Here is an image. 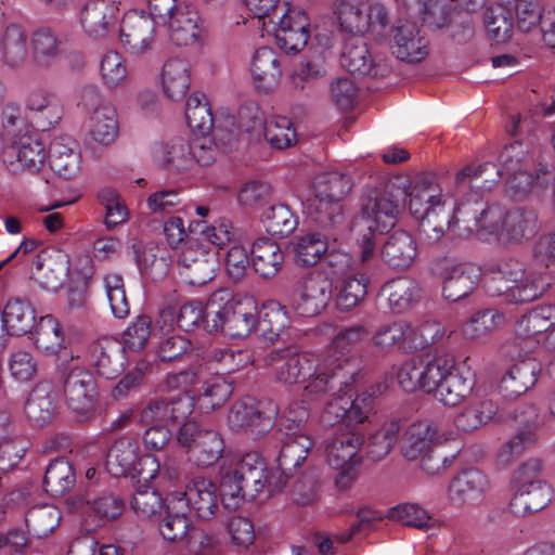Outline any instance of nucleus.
Wrapping results in <instances>:
<instances>
[{"label": "nucleus", "instance_id": "f257e3e1", "mask_svg": "<svg viewBox=\"0 0 555 555\" xmlns=\"http://www.w3.org/2000/svg\"><path fill=\"white\" fill-rule=\"evenodd\" d=\"M409 208L420 223L421 240L427 244L439 242L444 235L464 236L476 233L480 240L500 243L505 211L496 205L482 202L455 205L442 194L433 177L417 176L406 190Z\"/></svg>", "mask_w": 555, "mask_h": 555}, {"label": "nucleus", "instance_id": "f03ea898", "mask_svg": "<svg viewBox=\"0 0 555 555\" xmlns=\"http://www.w3.org/2000/svg\"><path fill=\"white\" fill-rule=\"evenodd\" d=\"M268 362H281L275 369L276 379L284 384H296L307 380L305 397L311 400L322 393L335 392L348 387L358 375L357 363L351 359L328 361L310 352H298L293 349L272 350Z\"/></svg>", "mask_w": 555, "mask_h": 555}, {"label": "nucleus", "instance_id": "7ed1b4c3", "mask_svg": "<svg viewBox=\"0 0 555 555\" xmlns=\"http://www.w3.org/2000/svg\"><path fill=\"white\" fill-rule=\"evenodd\" d=\"M526 155V149L521 142H514L502 151L500 155L501 167L493 163H483L477 167L466 166L456 173L455 182L457 185L464 184L466 179L483 178L481 189H491L500 177L508 175L507 192L513 197H522L530 192L539 193L545 186L551 173L545 167H540L535 176L528 171L522 165Z\"/></svg>", "mask_w": 555, "mask_h": 555}, {"label": "nucleus", "instance_id": "20e7f679", "mask_svg": "<svg viewBox=\"0 0 555 555\" xmlns=\"http://www.w3.org/2000/svg\"><path fill=\"white\" fill-rule=\"evenodd\" d=\"M491 274L487 292L491 296H504L513 304H524L541 297L550 283L537 272L527 271L516 258H505L489 268Z\"/></svg>", "mask_w": 555, "mask_h": 555}, {"label": "nucleus", "instance_id": "39448f33", "mask_svg": "<svg viewBox=\"0 0 555 555\" xmlns=\"http://www.w3.org/2000/svg\"><path fill=\"white\" fill-rule=\"evenodd\" d=\"M257 324V302L253 297L233 298L224 289L215 292L207 301L206 330L222 332L233 338L247 337Z\"/></svg>", "mask_w": 555, "mask_h": 555}, {"label": "nucleus", "instance_id": "423d86ee", "mask_svg": "<svg viewBox=\"0 0 555 555\" xmlns=\"http://www.w3.org/2000/svg\"><path fill=\"white\" fill-rule=\"evenodd\" d=\"M195 396L182 393L169 401L150 402L140 413V422L150 425L143 433L142 441L146 449L162 450L171 439L168 425H180L188 422L194 409Z\"/></svg>", "mask_w": 555, "mask_h": 555}, {"label": "nucleus", "instance_id": "0eeeda50", "mask_svg": "<svg viewBox=\"0 0 555 555\" xmlns=\"http://www.w3.org/2000/svg\"><path fill=\"white\" fill-rule=\"evenodd\" d=\"M399 215V206L387 194L369 198L354 217L352 231L361 238V258L367 261L374 254L375 234L392 229Z\"/></svg>", "mask_w": 555, "mask_h": 555}, {"label": "nucleus", "instance_id": "6e6552de", "mask_svg": "<svg viewBox=\"0 0 555 555\" xmlns=\"http://www.w3.org/2000/svg\"><path fill=\"white\" fill-rule=\"evenodd\" d=\"M47 158L46 147L38 135L28 128L0 134V163L14 175L38 171Z\"/></svg>", "mask_w": 555, "mask_h": 555}, {"label": "nucleus", "instance_id": "1a4fd4ad", "mask_svg": "<svg viewBox=\"0 0 555 555\" xmlns=\"http://www.w3.org/2000/svg\"><path fill=\"white\" fill-rule=\"evenodd\" d=\"M77 359L74 354L62 356L56 371L69 409L78 415H87L94 405L95 379L90 371L78 364Z\"/></svg>", "mask_w": 555, "mask_h": 555}, {"label": "nucleus", "instance_id": "9d476101", "mask_svg": "<svg viewBox=\"0 0 555 555\" xmlns=\"http://www.w3.org/2000/svg\"><path fill=\"white\" fill-rule=\"evenodd\" d=\"M81 105L87 113L86 127L91 141L104 146L112 144L119 130L115 106L104 98L96 85L83 87Z\"/></svg>", "mask_w": 555, "mask_h": 555}, {"label": "nucleus", "instance_id": "9b49d317", "mask_svg": "<svg viewBox=\"0 0 555 555\" xmlns=\"http://www.w3.org/2000/svg\"><path fill=\"white\" fill-rule=\"evenodd\" d=\"M335 8L339 24L346 31L356 35L370 34L377 41L385 38L389 21L383 4L337 0Z\"/></svg>", "mask_w": 555, "mask_h": 555}, {"label": "nucleus", "instance_id": "f8f14e48", "mask_svg": "<svg viewBox=\"0 0 555 555\" xmlns=\"http://www.w3.org/2000/svg\"><path fill=\"white\" fill-rule=\"evenodd\" d=\"M238 127L254 140L263 137L278 150L286 149L296 142V131L291 119L284 116L264 119L263 112L256 104H248L240 109Z\"/></svg>", "mask_w": 555, "mask_h": 555}, {"label": "nucleus", "instance_id": "ddd939ff", "mask_svg": "<svg viewBox=\"0 0 555 555\" xmlns=\"http://www.w3.org/2000/svg\"><path fill=\"white\" fill-rule=\"evenodd\" d=\"M106 469L114 477L129 476L138 481H151L160 470L155 456H140L135 441L120 438L114 442L106 456Z\"/></svg>", "mask_w": 555, "mask_h": 555}, {"label": "nucleus", "instance_id": "4468645a", "mask_svg": "<svg viewBox=\"0 0 555 555\" xmlns=\"http://www.w3.org/2000/svg\"><path fill=\"white\" fill-rule=\"evenodd\" d=\"M177 441L186 449L189 460L197 467H209L216 464L225 448L224 440L217 430L204 428L191 421L179 428Z\"/></svg>", "mask_w": 555, "mask_h": 555}, {"label": "nucleus", "instance_id": "2eb2a0df", "mask_svg": "<svg viewBox=\"0 0 555 555\" xmlns=\"http://www.w3.org/2000/svg\"><path fill=\"white\" fill-rule=\"evenodd\" d=\"M234 472L246 487L249 500L263 491H280L285 483L279 472H269L263 457L258 452L246 453L234 467Z\"/></svg>", "mask_w": 555, "mask_h": 555}, {"label": "nucleus", "instance_id": "dca6fc26", "mask_svg": "<svg viewBox=\"0 0 555 555\" xmlns=\"http://www.w3.org/2000/svg\"><path fill=\"white\" fill-rule=\"evenodd\" d=\"M158 25L144 12H127L120 23L119 36L124 49L132 56L149 53L155 44V27Z\"/></svg>", "mask_w": 555, "mask_h": 555}, {"label": "nucleus", "instance_id": "f3484780", "mask_svg": "<svg viewBox=\"0 0 555 555\" xmlns=\"http://www.w3.org/2000/svg\"><path fill=\"white\" fill-rule=\"evenodd\" d=\"M333 295L332 282L321 276H308L289 296L291 308L300 317L319 315Z\"/></svg>", "mask_w": 555, "mask_h": 555}, {"label": "nucleus", "instance_id": "a211bd4d", "mask_svg": "<svg viewBox=\"0 0 555 555\" xmlns=\"http://www.w3.org/2000/svg\"><path fill=\"white\" fill-rule=\"evenodd\" d=\"M119 11L115 0H88L80 10L79 25L88 38L105 39L115 29Z\"/></svg>", "mask_w": 555, "mask_h": 555}, {"label": "nucleus", "instance_id": "6ab92c4d", "mask_svg": "<svg viewBox=\"0 0 555 555\" xmlns=\"http://www.w3.org/2000/svg\"><path fill=\"white\" fill-rule=\"evenodd\" d=\"M489 486V479L482 472L466 469L451 479L447 498L456 507H477L483 503Z\"/></svg>", "mask_w": 555, "mask_h": 555}, {"label": "nucleus", "instance_id": "aec40b11", "mask_svg": "<svg viewBox=\"0 0 555 555\" xmlns=\"http://www.w3.org/2000/svg\"><path fill=\"white\" fill-rule=\"evenodd\" d=\"M309 26V18L305 11L288 8L274 28L278 47L286 53L299 52L306 47L310 37Z\"/></svg>", "mask_w": 555, "mask_h": 555}, {"label": "nucleus", "instance_id": "412c9836", "mask_svg": "<svg viewBox=\"0 0 555 555\" xmlns=\"http://www.w3.org/2000/svg\"><path fill=\"white\" fill-rule=\"evenodd\" d=\"M390 42L392 54L404 62H422L429 52L427 38L413 22L399 21L392 29Z\"/></svg>", "mask_w": 555, "mask_h": 555}, {"label": "nucleus", "instance_id": "4be33fe9", "mask_svg": "<svg viewBox=\"0 0 555 555\" xmlns=\"http://www.w3.org/2000/svg\"><path fill=\"white\" fill-rule=\"evenodd\" d=\"M229 426L236 430H245L253 437H261L273 425L271 415L264 414L254 398H245L235 402L228 415Z\"/></svg>", "mask_w": 555, "mask_h": 555}, {"label": "nucleus", "instance_id": "5701e85b", "mask_svg": "<svg viewBox=\"0 0 555 555\" xmlns=\"http://www.w3.org/2000/svg\"><path fill=\"white\" fill-rule=\"evenodd\" d=\"M90 362L100 376L113 379L125 370V346L117 339L101 338L91 346Z\"/></svg>", "mask_w": 555, "mask_h": 555}, {"label": "nucleus", "instance_id": "b1692460", "mask_svg": "<svg viewBox=\"0 0 555 555\" xmlns=\"http://www.w3.org/2000/svg\"><path fill=\"white\" fill-rule=\"evenodd\" d=\"M59 406L57 393L50 383H39L30 391L24 414L33 427L48 425L56 414Z\"/></svg>", "mask_w": 555, "mask_h": 555}, {"label": "nucleus", "instance_id": "393cba45", "mask_svg": "<svg viewBox=\"0 0 555 555\" xmlns=\"http://www.w3.org/2000/svg\"><path fill=\"white\" fill-rule=\"evenodd\" d=\"M364 442L363 436L353 430H338L325 441L327 464L339 469L349 464H359V451Z\"/></svg>", "mask_w": 555, "mask_h": 555}, {"label": "nucleus", "instance_id": "a878e982", "mask_svg": "<svg viewBox=\"0 0 555 555\" xmlns=\"http://www.w3.org/2000/svg\"><path fill=\"white\" fill-rule=\"evenodd\" d=\"M26 108L31 112L37 126L42 130L56 126L64 114L60 95L44 88H37L29 92Z\"/></svg>", "mask_w": 555, "mask_h": 555}, {"label": "nucleus", "instance_id": "bb28decb", "mask_svg": "<svg viewBox=\"0 0 555 555\" xmlns=\"http://www.w3.org/2000/svg\"><path fill=\"white\" fill-rule=\"evenodd\" d=\"M480 268L473 263H456L448 267L443 274L442 296L457 301L470 295L480 281Z\"/></svg>", "mask_w": 555, "mask_h": 555}, {"label": "nucleus", "instance_id": "cd10ccee", "mask_svg": "<svg viewBox=\"0 0 555 555\" xmlns=\"http://www.w3.org/2000/svg\"><path fill=\"white\" fill-rule=\"evenodd\" d=\"M170 494H182L188 512L192 508L202 519H210L218 508L217 488L211 480L203 477L193 478L184 492Z\"/></svg>", "mask_w": 555, "mask_h": 555}, {"label": "nucleus", "instance_id": "c85d7f7f", "mask_svg": "<svg viewBox=\"0 0 555 555\" xmlns=\"http://www.w3.org/2000/svg\"><path fill=\"white\" fill-rule=\"evenodd\" d=\"M68 343L61 323L53 315L40 318L35 338V345L39 351L46 356L55 357L57 364L62 356L73 354L68 349Z\"/></svg>", "mask_w": 555, "mask_h": 555}, {"label": "nucleus", "instance_id": "c756f323", "mask_svg": "<svg viewBox=\"0 0 555 555\" xmlns=\"http://www.w3.org/2000/svg\"><path fill=\"white\" fill-rule=\"evenodd\" d=\"M442 439L437 426L427 420L411 424L402 438V454L408 460H416L431 451V446Z\"/></svg>", "mask_w": 555, "mask_h": 555}, {"label": "nucleus", "instance_id": "7c9ffc66", "mask_svg": "<svg viewBox=\"0 0 555 555\" xmlns=\"http://www.w3.org/2000/svg\"><path fill=\"white\" fill-rule=\"evenodd\" d=\"M537 214L531 209L516 208L505 211L500 244H521L531 238L537 231Z\"/></svg>", "mask_w": 555, "mask_h": 555}, {"label": "nucleus", "instance_id": "2f4dec72", "mask_svg": "<svg viewBox=\"0 0 555 555\" xmlns=\"http://www.w3.org/2000/svg\"><path fill=\"white\" fill-rule=\"evenodd\" d=\"M250 74L260 92H271L281 79L282 70L275 52L267 47L258 49L251 59Z\"/></svg>", "mask_w": 555, "mask_h": 555}, {"label": "nucleus", "instance_id": "473e14b6", "mask_svg": "<svg viewBox=\"0 0 555 555\" xmlns=\"http://www.w3.org/2000/svg\"><path fill=\"white\" fill-rule=\"evenodd\" d=\"M28 56V38L25 30L17 24L8 25L0 31V63L17 69Z\"/></svg>", "mask_w": 555, "mask_h": 555}, {"label": "nucleus", "instance_id": "72a5a7b5", "mask_svg": "<svg viewBox=\"0 0 555 555\" xmlns=\"http://www.w3.org/2000/svg\"><path fill=\"white\" fill-rule=\"evenodd\" d=\"M164 24H167L169 37L177 46H190L201 38L199 16L189 5L178 7Z\"/></svg>", "mask_w": 555, "mask_h": 555}, {"label": "nucleus", "instance_id": "f704fd0d", "mask_svg": "<svg viewBox=\"0 0 555 555\" xmlns=\"http://www.w3.org/2000/svg\"><path fill=\"white\" fill-rule=\"evenodd\" d=\"M188 504L182 494H168L165 516L159 524V532L165 540L177 542L184 539L189 529Z\"/></svg>", "mask_w": 555, "mask_h": 555}, {"label": "nucleus", "instance_id": "c9c22d12", "mask_svg": "<svg viewBox=\"0 0 555 555\" xmlns=\"http://www.w3.org/2000/svg\"><path fill=\"white\" fill-rule=\"evenodd\" d=\"M540 372V362L535 358L527 357L509 367L502 378V387L511 397L520 396L534 386Z\"/></svg>", "mask_w": 555, "mask_h": 555}, {"label": "nucleus", "instance_id": "e433bc0d", "mask_svg": "<svg viewBox=\"0 0 555 555\" xmlns=\"http://www.w3.org/2000/svg\"><path fill=\"white\" fill-rule=\"evenodd\" d=\"M548 330L555 333V305L540 306L522 315L516 323L515 334L531 346L539 344L537 336Z\"/></svg>", "mask_w": 555, "mask_h": 555}, {"label": "nucleus", "instance_id": "4c0bfd02", "mask_svg": "<svg viewBox=\"0 0 555 555\" xmlns=\"http://www.w3.org/2000/svg\"><path fill=\"white\" fill-rule=\"evenodd\" d=\"M308 210L319 227L338 235L345 221L341 201L313 193L309 199Z\"/></svg>", "mask_w": 555, "mask_h": 555}, {"label": "nucleus", "instance_id": "58836bf2", "mask_svg": "<svg viewBox=\"0 0 555 555\" xmlns=\"http://www.w3.org/2000/svg\"><path fill=\"white\" fill-rule=\"evenodd\" d=\"M313 447L312 439L304 434L286 433V440L278 459L282 478L292 475L307 459Z\"/></svg>", "mask_w": 555, "mask_h": 555}, {"label": "nucleus", "instance_id": "ea45409f", "mask_svg": "<svg viewBox=\"0 0 555 555\" xmlns=\"http://www.w3.org/2000/svg\"><path fill=\"white\" fill-rule=\"evenodd\" d=\"M416 256V243L405 231L392 233L382 248L384 261L392 268H409Z\"/></svg>", "mask_w": 555, "mask_h": 555}, {"label": "nucleus", "instance_id": "a19ab883", "mask_svg": "<svg viewBox=\"0 0 555 555\" xmlns=\"http://www.w3.org/2000/svg\"><path fill=\"white\" fill-rule=\"evenodd\" d=\"M51 169L60 177L72 178L80 166V154L76 143L69 138H57L52 141L49 150Z\"/></svg>", "mask_w": 555, "mask_h": 555}, {"label": "nucleus", "instance_id": "79ce46f5", "mask_svg": "<svg viewBox=\"0 0 555 555\" xmlns=\"http://www.w3.org/2000/svg\"><path fill=\"white\" fill-rule=\"evenodd\" d=\"M250 255L255 271L267 279L280 271L284 260L280 246L267 237H259L253 243Z\"/></svg>", "mask_w": 555, "mask_h": 555}, {"label": "nucleus", "instance_id": "37998d69", "mask_svg": "<svg viewBox=\"0 0 555 555\" xmlns=\"http://www.w3.org/2000/svg\"><path fill=\"white\" fill-rule=\"evenodd\" d=\"M162 86L171 100H181L190 87V64L185 59L167 60L162 69Z\"/></svg>", "mask_w": 555, "mask_h": 555}, {"label": "nucleus", "instance_id": "c03bdc74", "mask_svg": "<svg viewBox=\"0 0 555 555\" xmlns=\"http://www.w3.org/2000/svg\"><path fill=\"white\" fill-rule=\"evenodd\" d=\"M67 260L60 256L57 258L47 257L46 253L39 254L31 264V278L47 291H56L66 275Z\"/></svg>", "mask_w": 555, "mask_h": 555}, {"label": "nucleus", "instance_id": "a18cd8bd", "mask_svg": "<svg viewBox=\"0 0 555 555\" xmlns=\"http://www.w3.org/2000/svg\"><path fill=\"white\" fill-rule=\"evenodd\" d=\"M35 309L26 300H10L0 314V333L5 328L10 335H23L29 332L35 323Z\"/></svg>", "mask_w": 555, "mask_h": 555}, {"label": "nucleus", "instance_id": "49530a36", "mask_svg": "<svg viewBox=\"0 0 555 555\" xmlns=\"http://www.w3.org/2000/svg\"><path fill=\"white\" fill-rule=\"evenodd\" d=\"M335 233L311 232L297 238L295 244V257L301 266H313L330 249V242L336 241Z\"/></svg>", "mask_w": 555, "mask_h": 555}, {"label": "nucleus", "instance_id": "de8ad7c7", "mask_svg": "<svg viewBox=\"0 0 555 555\" xmlns=\"http://www.w3.org/2000/svg\"><path fill=\"white\" fill-rule=\"evenodd\" d=\"M378 428L369 436V455L373 461L387 456L397 443L400 422L395 417L376 420Z\"/></svg>", "mask_w": 555, "mask_h": 555}, {"label": "nucleus", "instance_id": "09e8293b", "mask_svg": "<svg viewBox=\"0 0 555 555\" xmlns=\"http://www.w3.org/2000/svg\"><path fill=\"white\" fill-rule=\"evenodd\" d=\"M382 292L387 296L389 308L395 313L408 310L420 297L418 284L405 276L388 281Z\"/></svg>", "mask_w": 555, "mask_h": 555}, {"label": "nucleus", "instance_id": "8fccbe9b", "mask_svg": "<svg viewBox=\"0 0 555 555\" xmlns=\"http://www.w3.org/2000/svg\"><path fill=\"white\" fill-rule=\"evenodd\" d=\"M288 324L289 318L285 308L275 300L264 302L260 311L257 310L256 328L269 341L278 339Z\"/></svg>", "mask_w": 555, "mask_h": 555}, {"label": "nucleus", "instance_id": "3c124183", "mask_svg": "<svg viewBox=\"0 0 555 555\" xmlns=\"http://www.w3.org/2000/svg\"><path fill=\"white\" fill-rule=\"evenodd\" d=\"M369 280L363 274H349L335 286V304L339 311H350L364 300Z\"/></svg>", "mask_w": 555, "mask_h": 555}, {"label": "nucleus", "instance_id": "603ef678", "mask_svg": "<svg viewBox=\"0 0 555 555\" xmlns=\"http://www.w3.org/2000/svg\"><path fill=\"white\" fill-rule=\"evenodd\" d=\"M367 334L365 326L357 324L339 331L331 341L328 353L323 358L331 361H343L344 359H351L357 363L358 372L360 371V362L353 357L349 356L351 350Z\"/></svg>", "mask_w": 555, "mask_h": 555}, {"label": "nucleus", "instance_id": "864d4df0", "mask_svg": "<svg viewBox=\"0 0 555 555\" xmlns=\"http://www.w3.org/2000/svg\"><path fill=\"white\" fill-rule=\"evenodd\" d=\"M498 408L490 399H476L459 413L454 425L462 431H472L487 424L496 414Z\"/></svg>", "mask_w": 555, "mask_h": 555}, {"label": "nucleus", "instance_id": "5fc2aeb1", "mask_svg": "<svg viewBox=\"0 0 555 555\" xmlns=\"http://www.w3.org/2000/svg\"><path fill=\"white\" fill-rule=\"evenodd\" d=\"M412 325L406 321H391L382 324L372 336L373 345L380 350H392L410 346Z\"/></svg>", "mask_w": 555, "mask_h": 555}, {"label": "nucleus", "instance_id": "6e6d98bb", "mask_svg": "<svg viewBox=\"0 0 555 555\" xmlns=\"http://www.w3.org/2000/svg\"><path fill=\"white\" fill-rule=\"evenodd\" d=\"M76 481L72 464L60 457L52 461L46 469L43 485L44 490L53 496H59L69 491Z\"/></svg>", "mask_w": 555, "mask_h": 555}, {"label": "nucleus", "instance_id": "4d7b16f0", "mask_svg": "<svg viewBox=\"0 0 555 555\" xmlns=\"http://www.w3.org/2000/svg\"><path fill=\"white\" fill-rule=\"evenodd\" d=\"M185 118L194 134H208L214 125L211 107L204 93L191 94L185 105Z\"/></svg>", "mask_w": 555, "mask_h": 555}, {"label": "nucleus", "instance_id": "13d9d810", "mask_svg": "<svg viewBox=\"0 0 555 555\" xmlns=\"http://www.w3.org/2000/svg\"><path fill=\"white\" fill-rule=\"evenodd\" d=\"M100 79L109 90L121 88L129 77L127 61L117 51L111 50L101 56L99 64Z\"/></svg>", "mask_w": 555, "mask_h": 555}, {"label": "nucleus", "instance_id": "bf43d9fd", "mask_svg": "<svg viewBox=\"0 0 555 555\" xmlns=\"http://www.w3.org/2000/svg\"><path fill=\"white\" fill-rule=\"evenodd\" d=\"M341 66L359 75H372V59L366 42L361 37L349 38L340 55Z\"/></svg>", "mask_w": 555, "mask_h": 555}, {"label": "nucleus", "instance_id": "052dcab7", "mask_svg": "<svg viewBox=\"0 0 555 555\" xmlns=\"http://www.w3.org/2000/svg\"><path fill=\"white\" fill-rule=\"evenodd\" d=\"M202 391L196 395L198 408L210 412L225 403L233 392L232 382L221 375L211 376L204 382Z\"/></svg>", "mask_w": 555, "mask_h": 555}, {"label": "nucleus", "instance_id": "680f3d73", "mask_svg": "<svg viewBox=\"0 0 555 555\" xmlns=\"http://www.w3.org/2000/svg\"><path fill=\"white\" fill-rule=\"evenodd\" d=\"M455 367V360L448 354H435L422 360V390L434 393Z\"/></svg>", "mask_w": 555, "mask_h": 555}, {"label": "nucleus", "instance_id": "e2e57ef3", "mask_svg": "<svg viewBox=\"0 0 555 555\" xmlns=\"http://www.w3.org/2000/svg\"><path fill=\"white\" fill-rule=\"evenodd\" d=\"M483 24L490 38L496 42L507 41L513 33L511 9L503 3L488 8L485 12Z\"/></svg>", "mask_w": 555, "mask_h": 555}, {"label": "nucleus", "instance_id": "0e129e2a", "mask_svg": "<svg viewBox=\"0 0 555 555\" xmlns=\"http://www.w3.org/2000/svg\"><path fill=\"white\" fill-rule=\"evenodd\" d=\"M262 223L271 235L286 237L297 228L298 219L288 206L276 204L263 211Z\"/></svg>", "mask_w": 555, "mask_h": 555}, {"label": "nucleus", "instance_id": "69168bd1", "mask_svg": "<svg viewBox=\"0 0 555 555\" xmlns=\"http://www.w3.org/2000/svg\"><path fill=\"white\" fill-rule=\"evenodd\" d=\"M473 382L460 375L455 367L433 393L444 405L455 406L472 391Z\"/></svg>", "mask_w": 555, "mask_h": 555}, {"label": "nucleus", "instance_id": "338daca9", "mask_svg": "<svg viewBox=\"0 0 555 555\" xmlns=\"http://www.w3.org/2000/svg\"><path fill=\"white\" fill-rule=\"evenodd\" d=\"M60 511L52 505H40L30 508L26 514V526L37 538L49 535L59 526Z\"/></svg>", "mask_w": 555, "mask_h": 555}, {"label": "nucleus", "instance_id": "774afa93", "mask_svg": "<svg viewBox=\"0 0 555 555\" xmlns=\"http://www.w3.org/2000/svg\"><path fill=\"white\" fill-rule=\"evenodd\" d=\"M191 142L177 140L171 145H158L154 149L155 158L163 165L171 166L178 171L193 166Z\"/></svg>", "mask_w": 555, "mask_h": 555}]
</instances>
